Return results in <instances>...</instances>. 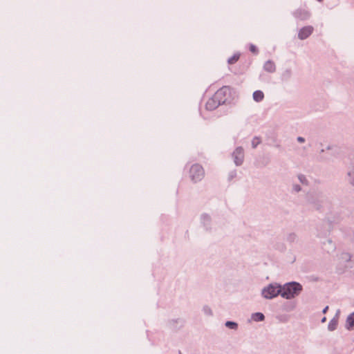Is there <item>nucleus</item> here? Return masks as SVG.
Instances as JSON below:
<instances>
[{
    "label": "nucleus",
    "instance_id": "f257e3e1",
    "mask_svg": "<svg viewBox=\"0 0 354 354\" xmlns=\"http://www.w3.org/2000/svg\"><path fill=\"white\" fill-rule=\"evenodd\" d=\"M301 286L297 282L288 283L281 287V297L291 299L298 295L301 291Z\"/></svg>",
    "mask_w": 354,
    "mask_h": 354
},
{
    "label": "nucleus",
    "instance_id": "f03ea898",
    "mask_svg": "<svg viewBox=\"0 0 354 354\" xmlns=\"http://www.w3.org/2000/svg\"><path fill=\"white\" fill-rule=\"evenodd\" d=\"M232 89L229 86H223L218 89L214 94L215 99L221 104L226 102L227 97L230 96Z\"/></svg>",
    "mask_w": 354,
    "mask_h": 354
},
{
    "label": "nucleus",
    "instance_id": "7ed1b4c3",
    "mask_svg": "<svg viewBox=\"0 0 354 354\" xmlns=\"http://www.w3.org/2000/svg\"><path fill=\"white\" fill-rule=\"evenodd\" d=\"M279 294L281 295V287L280 286L270 285L262 291L263 296L266 299H272Z\"/></svg>",
    "mask_w": 354,
    "mask_h": 354
},
{
    "label": "nucleus",
    "instance_id": "20e7f679",
    "mask_svg": "<svg viewBox=\"0 0 354 354\" xmlns=\"http://www.w3.org/2000/svg\"><path fill=\"white\" fill-rule=\"evenodd\" d=\"M205 175V171L202 166L195 164L192 166L190 169V178L194 181L197 182L203 179Z\"/></svg>",
    "mask_w": 354,
    "mask_h": 354
},
{
    "label": "nucleus",
    "instance_id": "39448f33",
    "mask_svg": "<svg viewBox=\"0 0 354 354\" xmlns=\"http://www.w3.org/2000/svg\"><path fill=\"white\" fill-rule=\"evenodd\" d=\"M313 31V27L311 26H308L300 29L298 37L300 39H306L309 37Z\"/></svg>",
    "mask_w": 354,
    "mask_h": 354
},
{
    "label": "nucleus",
    "instance_id": "423d86ee",
    "mask_svg": "<svg viewBox=\"0 0 354 354\" xmlns=\"http://www.w3.org/2000/svg\"><path fill=\"white\" fill-rule=\"evenodd\" d=\"M221 104L215 99V97L213 95L211 98H209L206 104L205 108L207 110L212 111L216 109Z\"/></svg>",
    "mask_w": 354,
    "mask_h": 354
},
{
    "label": "nucleus",
    "instance_id": "0eeeda50",
    "mask_svg": "<svg viewBox=\"0 0 354 354\" xmlns=\"http://www.w3.org/2000/svg\"><path fill=\"white\" fill-rule=\"evenodd\" d=\"M234 161L237 165H241L243 159V151L242 149H236L234 152Z\"/></svg>",
    "mask_w": 354,
    "mask_h": 354
},
{
    "label": "nucleus",
    "instance_id": "6e6552de",
    "mask_svg": "<svg viewBox=\"0 0 354 354\" xmlns=\"http://www.w3.org/2000/svg\"><path fill=\"white\" fill-rule=\"evenodd\" d=\"M264 98V94L261 91H256L253 93V99L254 101L259 102Z\"/></svg>",
    "mask_w": 354,
    "mask_h": 354
},
{
    "label": "nucleus",
    "instance_id": "1a4fd4ad",
    "mask_svg": "<svg viewBox=\"0 0 354 354\" xmlns=\"http://www.w3.org/2000/svg\"><path fill=\"white\" fill-rule=\"evenodd\" d=\"M354 326V312L351 313L346 319V328L351 329Z\"/></svg>",
    "mask_w": 354,
    "mask_h": 354
},
{
    "label": "nucleus",
    "instance_id": "9d476101",
    "mask_svg": "<svg viewBox=\"0 0 354 354\" xmlns=\"http://www.w3.org/2000/svg\"><path fill=\"white\" fill-rule=\"evenodd\" d=\"M239 57H240V53H236L228 59L227 63L229 64H234L239 59Z\"/></svg>",
    "mask_w": 354,
    "mask_h": 354
},
{
    "label": "nucleus",
    "instance_id": "9b49d317",
    "mask_svg": "<svg viewBox=\"0 0 354 354\" xmlns=\"http://www.w3.org/2000/svg\"><path fill=\"white\" fill-rule=\"evenodd\" d=\"M264 68L269 72H272L275 69V66L273 62L269 61L265 64Z\"/></svg>",
    "mask_w": 354,
    "mask_h": 354
},
{
    "label": "nucleus",
    "instance_id": "f8f14e48",
    "mask_svg": "<svg viewBox=\"0 0 354 354\" xmlns=\"http://www.w3.org/2000/svg\"><path fill=\"white\" fill-rule=\"evenodd\" d=\"M337 326V320L333 319L329 322L328 328L330 330H334L336 328Z\"/></svg>",
    "mask_w": 354,
    "mask_h": 354
},
{
    "label": "nucleus",
    "instance_id": "ddd939ff",
    "mask_svg": "<svg viewBox=\"0 0 354 354\" xmlns=\"http://www.w3.org/2000/svg\"><path fill=\"white\" fill-rule=\"evenodd\" d=\"M253 319L255 321H263L264 319V315L261 313H257L253 315Z\"/></svg>",
    "mask_w": 354,
    "mask_h": 354
},
{
    "label": "nucleus",
    "instance_id": "4468645a",
    "mask_svg": "<svg viewBox=\"0 0 354 354\" xmlns=\"http://www.w3.org/2000/svg\"><path fill=\"white\" fill-rule=\"evenodd\" d=\"M225 326L233 329L236 328L237 327V324L235 322H227L225 323Z\"/></svg>",
    "mask_w": 354,
    "mask_h": 354
},
{
    "label": "nucleus",
    "instance_id": "2eb2a0df",
    "mask_svg": "<svg viewBox=\"0 0 354 354\" xmlns=\"http://www.w3.org/2000/svg\"><path fill=\"white\" fill-rule=\"evenodd\" d=\"M250 50L253 53H257V49L256 46H254V45H250Z\"/></svg>",
    "mask_w": 354,
    "mask_h": 354
},
{
    "label": "nucleus",
    "instance_id": "dca6fc26",
    "mask_svg": "<svg viewBox=\"0 0 354 354\" xmlns=\"http://www.w3.org/2000/svg\"><path fill=\"white\" fill-rule=\"evenodd\" d=\"M297 140L300 142H304V138H302V137H298Z\"/></svg>",
    "mask_w": 354,
    "mask_h": 354
},
{
    "label": "nucleus",
    "instance_id": "f3484780",
    "mask_svg": "<svg viewBox=\"0 0 354 354\" xmlns=\"http://www.w3.org/2000/svg\"><path fill=\"white\" fill-rule=\"evenodd\" d=\"M328 306H326V307L323 310V313H326V311L328 310Z\"/></svg>",
    "mask_w": 354,
    "mask_h": 354
},
{
    "label": "nucleus",
    "instance_id": "a211bd4d",
    "mask_svg": "<svg viewBox=\"0 0 354 354\" xmlns=\"http://www.w3.org/2000/svg\"><path fill=\"white\" fill-rule=\"evenodd\" d=\"M299 189H299V186H295V190H296L297 192L299 191Z\"/></svg>",
    "mask_w": 354,
    "mask_h": 354
},
{
    "label": "nucleus",
    "instance_id": "6ab92c4d",
    "mask_svg": "<svg viewBox=\"0 0 354 354\" xmlns=\"http://www.w3.org/2000/svg\"><path fill=\"white\" fill-rule=\"evenodd\" d=\"M326 317H324V318L322 319V322H326Z\"/></svg>",
    "mask_w": 354,
    "mask_h": 354
}]
</instances>
